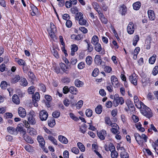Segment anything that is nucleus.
<instances>
[{"label":"nucleus","instance_id":"f257e3e1","mask_svg":"<svg viewBox=\"0 0 158 158\" xmlns=\"http://www.w3.org/2000/svg\"><path fill=\"white\" fill-rule=\"evenodd\" d=\"M124 102L123 98L122 97H119L118 94H116L114 95V100L113 101V103L115 106H117L119 104L122 105Z\"/></svg>","mask_w":158,"mask_h":158},{"label":"nucleus","instance_id":"f03ea898","mask_svg":"<svg viewBox=\"0 0 158 158\" xmlns=\"http://www.w3.org/2000/svg\"><path fill=\"white\" fill-rule=\"evenodd\" d=\"M141 112L144 116L148 118H150L152 116L151 109L147 106L145 107V109L141 110Z\"/></svg>","mask_w":158,"mask_h":158},{"label":"nucleus","instance_id":"7ed1b4c3","mask_svg":"<svg viewBox=\"0 0 158 158\" xmlns=\"http://www.w3.org/2000/svg\"><path fill=\"white\" fill-rule=\"evenodd\" d=\"M35 116V114L33 111H32L30 112L29 116L28 118L29 123L31 124H35L36 123V121L34 118Z\"/></svg>","mask_w":158,"mask_h":158},{"label":"nucleus","instance_id":"20e7f679","mask_svg":"<svg viewBox=\"0 0 158 158\" xmlns=\"http://www.w3.org/2000/svg\"><path fill=\"white\" fill-rule=\"evenodd\" d=\"M39 116L41 121H46L48 117V114L46 111L45 110H42L40 111Z\"/></svg>","mask_w":158,"mask_h":158},{"label":"nucleus","instance_id":"39448f33","mask_svg":"<svg viewBox=\"0 0 158 158\" xmlns=\"http://www.w3.org/2000/svg\"><path fill=\"white\" fill-rule=\"evenodd\" d=\"M127 31L128 34H132L135 31V27L134 24L132 22H130L127 28Z\"/></svg>","mask_w":158,"mask_h":158},{"label":"nucleus","instance_id":"423d86ee","mask_svg":"<svg viewBox=\"0 0 158 158\" xmlns=\"http://www.w3.org/2000/svg\"><path fill=\"white\" fill-rule=\"evenodd\" d=\"M137 76H136L135 73L133 74L129 77V80L131 83L135 85L137 84Z\"/></svg>","mask_w":158,"mask_h":158},{"label":"nucleus","instance_id":"0eeeda50","mask_svg":"<svg viewBox=\"0 0 158 158\" xmlns=\"http://www.w3.org/2000/svg\"><path fill=\"white\" fill-rule=\"evenodd\" d=\"M18 113L19 116L22 117H24L26 115V112L25 109L22 107H19L18 109Z\"/></svg>","mask_w":158,"mask_h":158},{"label":"nucleus","instance_id":"6e6552de","mask_svg":"<svg viewBox=\"0 0 158 158\" xmlns=\"http://www.w3.org/2000/svg\"><path fill=\"white\" fill-rule=\"evenodd\" d=\"M111 81L112 85L114 87H118L119 85L118 81V79L115 76H112L111 77Z\"/></svg>","mask_w":158,"mask_h":158},{"label":"nucleus","instance_id":"1a4fd4ad","mask_svg":"<svg viewBox=\"0 0 158 158\" xmlns=\"http://www.w3.org/2000/svg\"><path fill=\"white\" fill-rule=\"evenodd\" d=\"M148 18L150 20H154L155 18V15L153 11L151 10H149L148 11Z\"/></svg>","mask_w":158,"mask_h":158},{"label":"nucleus","instance_id":"9d476101","mask_svg":"<svg viewBox=\"0 0 158 158\" xmlns=\"http://www.w3.org/2000/svg\"><path fill=\"white\" fill-rule=\"evenodd\" d=\"M98 135L99 138L102 140H103L106 135V132L105 130H102L99 132L98 133Z\"/></svg>","mask_w":158,"mask_h":158},{"label":"nucleus","instance_id":"9b49d317","mask_svg":"<svg viewBox=\"0 0 158 158\" xmlns=\"http://www.w3.org/2000/svg\"><path fill=\"white\" fill-rule=\"evenodd\" d=\"M98 13L99 15L100 19L102 22L106 24L107 23V20L104 17L103 14L101 11H98Z\"/></svg>","mask_w":158,"mask_h":158},{"label":"nucleus","instance_id":"f8f14e48","mask_svg":"<svg viewBox=\"0 0 158 158\" xmlns=\"http://www.w3.org/2000/svg\"><path fill=\"white\" fill-rule=\"evenodd\" d=\"M37 139L40 144L41 146V147L42 148L44 147V146L45 144V141L43 137L39 135L37 136Z\"/></svg>","mask_w":158,"mask_h":158},{"label":"nucleus","instance_id":"ddd939ff","mask_svg":"<svg viewBox=\"0 0 158 158\" xmlns=\"http://www.w3.org/2000/svg\"><path fill=\"white\" fill-rule=\"evenodd\" d=\"M94 61L95 63L98 65L101 64L102 60L100 55H97L95 56Z\"/></svg>","mask_w":158,"mask_h":158},{"label":"nucleus","instance_id":"4468645a","mask_svg":"<svg viewBox=\"0 0 158 158\" xmlns=\"http://www.w3.org/2000/svg\"><path fill=\"white\" fill-rule=\"evenodd\" d=\"M94 45H95V49L97 52H100L102 51L100 53L102 54H104V52L103 51V52L102 51L103 49L100 44L98 43Z\"/></svg>","mask_w":158,"mask_h":158},{"label":"nucleus","instance_id":"2eb2a0df","mask_svg":"<svg viewBox=\"0 0 158 158\" xmlns=\"http://www.w3.org/2000/svg\"><path fill=\"white\" fill-rule=\"evenodd\" d=\"M7 130L10 134L17 135V132L16 129L12 127H9L7 128Z\"/></svg>","mask_w":158,"mask_h":158},{"label":"nucleus","instance_id":"dca6fc26","mask_svg":"<svg viewBox=\"0 0 158 158\" xmlns=\"http://www.w3.org/2000/svg\"><path fill=\"white\" fill-rule=\"evenodd\" d=\"M135 137L136 141L139 144H140L143 142L141 136H140L138 133H135Z\"/></svg>","mask_w":158,"mask_h":158},{"label":"nucleus","instance_id":"f3484780","mask_svg":"<svg viewBox=\"0 0 158 158\" xmlns=\"http://www.w3.org/2000/svg\"><path fill=\"white\" fill-rule=\"evenodd\" d=\"M48 124L50 127H53L56 124L55 119L53 118H49L48 121Z\"/></svg>","mask_w":158,"mask_h":158},{"label":"nucleus","instance_id":"a211bd4d","mask_svg":"<svg viewBox=\"0 0 158 158\" xmlns=\"http://www.w3.org/2000/svg\"><path fill=\"white\" fill-rule=\"evenodd\" d=\"M59 140L62 143L64 144H67L68 142V140L67 139L62 135H59L58 136Z\"/></svg>","mask_w":158,"mask_h":158},{"label":"nucleus","instance_id":"6ab92c4d","mask_svg":"<svg viewBox=\"0 0 158 158\" xmlns=\"http://www.w3.org/2000/svg\"><path fill=\"white\" fill-rule=\"evenodd\" d=\"M16 131L17 132V135L18 134V131L20 132L21 134L23 135H25L26 133L25 130L23 129V127L19 126H18L16 128Z\"/></svg>","mask_w":158,"mask_h":158},{"label":"nucleus","instance_id":"aec40b11","mask_svg":"<svg viewBox=\"0 0 158 158\" xmlns=\"http://www.w3.org/2000/svg\"><path fill=\"white\" fill-rule=\"evenodd\" d=\"M12 101L15 104H19L20 103L18 95L15 94L12 97Z\"/></svg>","mask_w":158,"mask_h":158},{"label":"nucleus","instance_id":"412c9836","mask_svg":"<svg viewBox=\"0 0 158 158\" xmlns=\"http://www.w3.org/2000/svg\"><path fill=\"white\" fill-rule=\"evenodd\" d=\"M23 137L24 140L27 142L30 143H34L33 140L28 136L23 135Z\"/></svg>","mask_w":158,"mask_h":158},{"label":"nucleus","instance_id":"4be33fe9","mask_svg":"<svg viewBox=\"0 0 158 158\" xmlns=\"http://www.w3.org/2000/svg\"><path fill=\"white\" fill-rule=\"evenodd\" d=\"M119 11L122 15H124L127 11V8L126 6L123 5L120 6Z\"/></svg>","mask_w":158,"mask_h":158},{"label":"nucleus","instance_id":"5701e85b","mask_svg":"<svg viewBox=\"0 0 158 158\" xmlns=\"http://www.w3.org/2000/svg\"><path fill=\"white\" fill-rule=\"evenodd\" d=\"M152 146L155 152L158 155V139L156 140L155 142L152 143Z\"/></svg>","mask_w":158,"mask_h":158},{"label":"nucleus","instance_id":"b1692460","mask_svg":"<svg viewBox=\"0 0 158 158\" xmlns=\"http://www.w3.org/2000/svg\"><path fill=\"white\" fill-rule=\"evenodd\" d=\"M27 132L31 135H36V133L35 130L33 128H28L27 130Z\"/></svg>","mask_w":158,"mask_h":158},{"label":"nucleus","instance_id":"393cba45","mask_svg":"<svg viewBox=\"0 0 158 158\" xmlns=\"http://www.w3.org/2000/svg\"><path fill=\"white\" fill-rule=\"evenodd\" d=\"M69 91L70 93L74 95H76L78 93L77 89L74 86H71L70 87Z\"/></svg>","mask_w":158,"mask_h":158},{"label":"nucleus","instance_id":"a878e982","mask_svg":"<svg viewBox=\"0 0 158 158\" xmlns=\"http://www.w3.org/2000/svg\"><path fill=\"white\" fill-rule=\"evenodd\" d=\"M91 43L94 45L98 43V39L97 36L95 35L93 37Z\"/></svg>","mask_w":158,"mask_h":158},{"label":"nucleus","instance_id":"bb28decb","mask_svg":"<svg viewBox=\"0 0 158 158\" xmlns=\"http://www.w3.org/2000/svg\"><path fill=\"white\" fill-rule=\"evenodd\" d=\"M60 66L61 69L64 72L67 71L69 69L68 67L66 66L64 64L62 63L60 64Z\"/></svg>","mask_w":158,"mask_h":158},{"label":"nucleus","instance_id":"cd10ccee","mask_svg":"<svg viewBox=\"0 0 158 158\" xmlns=\"http://www.w3.org/2000/svg\"><path fill=\"white\" fill-rule=\"evenodd\" d=\"M141 6V3L140 2H137L133 4V9L136 10L139 9Z\"/></svg>","mask_w":158,"mask_h":158},{"label":"nucleus","instance_id":"c85d7f7f","mask_svg":"<svg viewBox=\"0 0 158 158\" xmlns=\"http://www.w3.org/2000/svg\"><path fill=\"white\" fill-rule=\"evenodd\" d=\"M75 84L76 86L78 87H81L83 85V83L80 81L79 79H77L75 81Z\"/></svg>","mask_w":158,"mask_h":158},{"label":"nucleus","instance_id":"c756f323","mask_svg":"<svg viewBox=\"0 0 158 158\" xmlns=\"http://www.w3.org/2000/svg\"><path fill=\"white\" fill-rule=\"evenodd\" d=\"M85 61L87 65H90L92 62V58L90 56H88L86 57Z\"/></svg>","mask_w":158,"mask_h":158},{"label":"nucleus","instance_id":"7c9ffc66","mask_svg":"<svg viewBox=\"0 0 158 158\" xmlns=\"http://www.w3.org/2000/svg\"><path fill=\"white\" fill-rule=\"evenodd\" d=\"M20 79V77L19 75H17L15 77L12 78L11 82L13 83H15L18 81Z\"/></svg>","mask_w":158,"mask_h":158},{"label":"nucleus","instance_id":"2f4dec72","mask_svg":"<svg viewBox=\"0 0 158 158\" xmlns=\"http://www.w3.org/2000/svg\"><path fill=\"white\" fill-rule=\"evenodd\" d=\"M121 158H129V156L128 153L125 151H122L120 153Z\"/></svg>","mask_w":158,"mask_h":158},{"label":"nucleus","instance_id":"473e14b6","mask_svg":"<svg viewBox=\"0 0 158 158\" xmlns=\"http://www.w3.org/2000/svg\"><path fill=\"white\" fill-rule=\"evenodd\" d=\"M77 145L80 150L82 152L85 151V148L84 145L81 142H78L77 143Z\"/></svg>","mask_w":158,"mask_h":158},{"label":"nucleus","instance_id":"72a5a7b5","mask_svg":"<svg viewBox=\"0 0 158 158\" xmlns=\"http://www.w3.org/2000/svg\"><path fill=\"white\" fill-rule=\"evenodd\" d=\"M40 96L39 93L38 92H36L34 95L32 96V99H35L37 101H39L40 99Z\"/></svg>","mask_w":158,"mask_h":158},{"label":"nucleus","instance_id":"f704fd0d","mask_svg":"<svg viewBox=\"0 0 158 158\" xmlns=\"http://www.w3.org/2000/svg\"><path fill=\"white\" fill-rule=\"evenodd\" d=\"M156 55H154L151 57L149 60V63L151 64H154L156 60Z\"/></svg>","mask_w":158,"mask_h":158},{"label":"nucleus","instance_id":"c9c22d12","mask_svg":"<svg viewBox=\"0 0 158 158\" xmlns=\"http://www.w3.org/2000/svg\"><path fill=\"white\" fill-rule=\"evenodd\" d=\"M20 82V85L23 86H27L28 84L27 80L24 78H21Z\"/></svg>","mask_w":158,"mask_h":158},{"label":"nucleus","instance_id":"e433bc0d","mask_svg":"<svg viewBox=\"0 0 158 158\" xmlns=\"http://www.w3.org/2000/svg\"><path fill=\"white\" fill-rule=\"evenodd\" d=\"M96 112L98 114H100L102 112V107L101 105L98 106L95 109Z\"/></svg>","mask_w":158,"mask_h":158},{"label":"nucleus","instance_id":"4c0bfd02","mask_svg":"<svg viewBox=\"0 0 158 158\" xmlns=\"http://www.w3.org/2000/svg\"><path fill=\"white\" fill-rule=\"evenodd\" d=\"M83 17V15L82 13H77L76 14L75 19L77 20H79Z\"/></svg>","mask_w":158,"mask_h":158},{"label":"nucleus","instance_id":"58836bf2","mask_svg":"<svg viewBox=\"0 0 158 158\" xmlns=\"http://www.w3.org/2000/svg\"><path fill=\"white\" fill-rule=\"evenodd\" d=\"M111 153V156L112 158H117L118 156V153L116 150L112 151Z\"/></svg>","mask_w":158,"mask_h":158},{"label":"nucleus","instance_id":"ea45409f","mask_svg":"<svg viewBox=\"0 0 158 158\" xmlns=\"http://www.w3.org/2000/svg\"><path fill=\"white\" fill-rule=\"evenodd\" d=\"M135 104L136 106L139 109L141 108L142 105L143 106H145V105L143 104V103L142 102L140 101L138 102L137 103H135Z\"/></svg>","mask_w":158,"mask_h":158},{"label":"nucleus","instance_id":"a19ab883","mask_svg":"<svg viewBox=\"0 0 158 158\" xmlns=\"http://www.w3.org/2000/svg\"><path fill=\"white\" fill-rule=\"evenodd\" d=\"M48 139L55 145H57V143L56 139L51 135L48 136Z\"/></svg>","mask_w":158,"mask_h":158},{"label":"nucleus","instance_id":"79ce46f5","mask_svg":"<svg viewBox=\"0 0 158 158\" xmlns=\"http://www.w3.org/2000/svg\"><path fill=\"white\" fill-rule=\"evenodd\" d=\"M99 71L98 68L95 69L92 73V75L94 77H96L98 74Z\"/></svg>","mask_w":158,"mask_h":158},{"label":"nucleus","instance_id":"37998d69","mask_svg":"<svg viewBox=\"0 0 158 158\" xmlns=\"http://www.w3.org/2000/svg\"><path fill=\"white\" fill-rule=\"evenodd\" d=\"M92 110L89 109H87L85 111L86 115L88 117H90L92 115Z\"/></svg>","mask_w":158,"mask_h":158},{"label":"nucleus","instance_id":"c03bdc74","mask_svg":"<svg viewBox=\"0 0 158 158\" xmlns=\"http://www.w3.org/2000/svg\"><path fill=\"white\" fill-rule=\"evenodd\" d=\"M51 52L53 54L54 56L56 58H58L59 57V56L57 51L53 48L52 50L51 51Z\"/></svg>","mask_w":158,"mask_h":158},{"label":"nucleus","instance_id":"a18cd8bd","mask_svg":"<svg viewBox=\"0 0 158 158\" xmlns=\"http://www.w3.org/2000/svg\"><path fill=\"white\" fill-rule=\"evenodd\" d=\"M7 86V82L5 81H2L1 84V87L3 89H6Z\"/></svg>","mask_w":158,"mask_h":158},{"label":"nucleus","instance_id":"49530a36","mask_svg":"<svg viewBox=\"0 0 158 158\" xmlns=\"http://www.w3.org/2000/svg\"><path fill=\"white\" fill-rule=\"evenodd\" d=\"M79 20V23L80 25H84L86 24L87 22L86 21L83 19V18H81Z\"/></svg>","mask_w":158,"mask_h":158},{"label":"nucleus","instance_id":"de8ad7c7","mask_svg":"<svg viewBox=\"0 0 158 158\" xmlns=\"http://www.w3.org/2000/svg\"><path fill=\"white\" fill-rule=\"evenodd\" d=\"M105 121L106 123L109 126H110L113 123L109 117H106L105 118Z\"/></svg>","mask_w":158,"mask_h":158},{"label":"nucleus","instance_id":"09e8293b","mask_svg":"<svg viewBox=\"0 0 158 158\" xmlns=\"http://www.w3.org/2000/svg\"><path fill=\"white\" fill-rule=\"evenodd\" d=\"M83 39V35L82 34H80L76 35L75 40H79Z\"/></svg>","mask_w":158,"mask_h":158},{"label":"nucleus","instance_id":"8fccbe9b","mask_svg":"<svg viewBox=\"0 0 158 158\" xmlns=\"http://www.w3.org/2000/svg\"><path fill=\"white\" fill-rule=\"evenodd\" d=\"M94 9L98 12V11H100V10H98V9L99 7L98 4L96 2H93L92 3Z\"/></svg>","mask_w":158,"mask_h":158},{"label":"nucleus","instance_id":"3c124183","mask_svg":"<svg viewBox=\"0 0 158 158\" xmlns=\"http://www.w3.org/2000/svg\"><path fill=\"white\" fill-rule=\"evenodd\" d=\"M85 64L83 62L80 63L78 65V68L79 69H83L85 67Z\"/></svg>","mask_w":158,"mask_h":158},{"label":"nucleus","instance_id":"603ef678","mask_svg":"<svg viewBox=\"0 0 158 158\" xmlns=\"http://www.w3.org/2000/svg\"><path fill=\"white\" fill-rule=\"evenodd\" d=\"M71 151L73 152L76 154H77L79 152V149L76 147H73L71 149Z\"/></svg>","mask_w":158,"mask_h":158},{"label":"nucleus","instance_id":"864d4df0","mask_svg":"<svg viewBox=\"0 0 158 158\" xmlns=\"http://www.w3.org/2000/svg\"><path fill=\"white\" fill-rule=\"evenodd\" d=\"M50 26L51 29L50 30L53 31H56V28L55 26L53 23H50Z\"/></svg>","mask_w":158,"mask_h":158},{"label":"nucleus","instance_id":"5fc2aeb1","mask_svg":"<svg viewBox=\"0 0 158 158\" xmlns=\"http://www.w3.org/2000/svg\"><path fill=\"white\" fill-rule=\"evenodd\" d=\"M60 114L59 112L55 111L52 113V115L53 117L57 118L60 116Z\"/></svg>","mask_w":158,"mask_h":158},{"label":"nucleus","instance_id":"6e6d98bb","mask_svg":"<svg viewBox=\"0 0 158 158\" xmlns=\"http://www.w3.org/2000/svg\"><path fill=\"white\" fill-rule=\"evenodd\" d=\"M87 45L88 47L87 50H88V51L91 52L93 50V48L92 46L90 44V43H87Z\"/></svg>","mask_w":158,"mask_h":158},{"label":"nucleus","instance_id":"4d7b16f0","mask_svg":"<svg viewBox=\"0 0 158 158\" xmlns=\"http://www.w3.org/2000/svg\"><path fill=\"white\" fill-rule=\"evenodd\" d=\"M158 73V66H155L152 71V74L154 75H156Z\"/></svg>","mask_w":158,"mask_h":158},{"label":"nucleus","instance_id":"13d9d810","mask_svg":"<svg viewBox=\"0 0 158 158\" xmlns=\"http://www.w3.org/2000/svg\"><path fill=\"white\" fill-rule=\"evenodd\" d=\"M69 90L70 88L69 89L68 86H65L63 88V93L65 94H66L69 91Z\"/></svg>","mask_w":158,"mask_h":158},{"label":"nucleus","instance_id":"bf43d9fd","mask_svg":"<svg viewBox=\"0 0 158 158\" xmlns=\"http://www.w3.org/2000/svg\"><path fill=\"white\" fill-rule=\"evenodd\" d=\"M69 116L71 118L75 121H77L78 120V118L76 117L75 115L72 113H70Z\"/></svg>","mask_w":158,"mask_h":158},{"label":"nucleus","instance_id":"052dcab7","mask_svg":"<svg viewBox=\"0 0 158 158\" xmlns=\"http://www.w3.org/2000/svg\"><path fill=\"white\" fill-rule=\"evenodd\" d=\"M132 118L135 123H136L139 121V118L138 117L134 115H132Z\"/></svg>","mask_w":158,"mask_h":158},{"label":"nucleus","instance_id":"680f3d73","mask_svg":"<svg viewBox=\"0 0 158 158\" xmlns=\"http://www.w3.org/2000/svg\"><path fill=\"white\" fill-rule=\"evenodd\" d=\"M109 148L110 152H111L112 151L115 150L114 146L112 143H110L109 145Z\"/></svg>","mask_w":158,"mask_h":158},{"label":"nucleus","instance_id":"e2e57ef3","mask_svg":"<svg viewBox=\"0 0 158 158\" xmlns=\"http://www.w3.org/2000/svg\"><path fill=\"white\" fill-rule=\"evenodd\" d=\"M78 49L77 46L76 44H73L72 45L71 47V50L74 51L76 52Z\"/></svg>","mask_w":158,"mask_h":158},{"label":"nucleus","instance_id":"0e129e2a","mask_svg":"<svg viewBox=\"0 0 158 158\" xmlns=\"http://www.w3.org/2000/svg\"><path fill=\"white\" fill-rule=\"evenodd\" d=\"M6 65L4 64H2L0 65V71L3 72L5 70Z\"/></svg>","mask_w":158,"mask_h":158},{"label":"nucleus","instance_id":"69168bd1","mask_svg":"<svg viewBox=\"0 0 158 158\" xmlns=\"http://www.w3.org/2000/svg\"><path fill=\"white\" fill-rule=\"evenodd\" d=\"M28 92L30 94H32L34 92V87L33 86L30 87L28 90Z\"/></svg>","mask_w":158,"mask_h":158},{"label":"nucleus","instance_id":"338daca9","mask_svg":"<svg viewBox=\"0 0 158 158\" xmlns=\"http://www.w3.org/2000/svg\"><path fill=\"white\" fill-rule=\"evenodd\" d=\"M28 75L30 78L32 80H34L35 78V77L33 73L31 72H29L28 73Z\"/></svg>","mask_w":158,"mask_h":158},{"label":"nucleus","instance_id":"774afa93","mask_svg":"<svg viewBox=\"0 0 158 158\" xmlns=\"http://www.w3.org/2000/svg\"><path fill=\"white\" fill-rule=\"evenodd\" d=\"M12 116V114L11 113H6L5 114V117L6 118V119L11 118Z\"/></svg>","mask_w":158,"mask_h":158}]
</instances>
